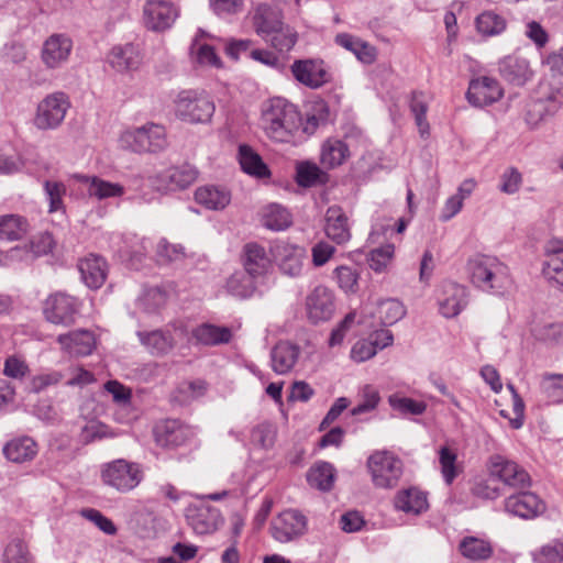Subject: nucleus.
<instances>
[{"label": "nucleus", "mask_w": 563, "mask_h": 563, "mask_svg": "<svg viewBox=\"0 0 563 563\" xmlns=\"http://www.w3.org/2000/svg\"><path fill=\"white\" fill-rule=\"evenodd\" d=\"M261 124L272 141L289 143L301 128V115L295 104L285 98L274 97L262 103Z\"/></svg>", "instance_id": "obj_1"}, {"label": "nucleus", "mask_w": 563, "mask_h": 563, "mask_svg": "<svg viewBox=\"0 0 563 563\" xmlns=\"http://www.w3.org/2000/svg\"><path fill=\"white\" fill-rule=\"evenodd\" d=\"M465 271L473 287L486 294L503 295L512 283L508 266L496 256L475 254Z\"/></svg>", "instance_id": "obj_2"}, {"label": "nucleus", "mask_w": 563, "mask_h": 563, "mask_svg": "<svg viewBox=\"0 0 563 563\" xmlns=\"http://www.w3.org/2000/svg\"><path fill=\"white\" fill-rule=\"evenodd\" d=\"M252 25L260 37L279 52H288L297 43V32L284 23L283 11L276 5L256 4L252 12Z\"/></svg>", "instance_id": "obj_3"}, {"label": "nucleus", "mask_w": 563, "mask_h": 563, "mask_svg": "<svg viewBox=\"0 0 563 563\" xmlns=\"http://www.w3.org/2000/svg\"><path fill=\"white\" fill-rule=\"evenodd\" d=\"M563 106V73L551 70L539 84L538 98L528 104L526 122L536 128Z\"/></svg>", "instance_id": "obj_4"}, {"label": "nucleus", "mask_w": 563, "mask_h": 563, "mask_svg": "<svg viewBox=\"0 0 563 563\" xmlns=\"http://www.w3.org/2000/svg\"><path fill=\"white\" fill-rule=\"evenodd\" d=\"M118 142L120 148L137 154L158 153L168 145L165 128L156 123L125 130Z\"/></svg>", "instance_id": "obj_5"}, {"label": "nucleus", "mask_w": 563, "mask_h": 563, "mask_svg": "<svg viewBox=\"0 0 563 563\" xmlns=\"http://www.w3.org/2000/svg\"><path fill=\"white\" fill-rule=\"evenodd\" d=\"M175 114L188 123H207L211 120L216 106L203 91L181 90L174 99Z\"/></svg>", "instance_id": "obj_6"}, {"label": "nucleus", "mask_w": 563, "mask_h": 563, "mask_svg": "<svg viewBox=\"0 0 563 563\" xmlns=\"http://www.w3.org/2000/svg\"><path fill=\"white\" fill-rule=\"evenodd\" d=\"M100 477L106 486L125 494L140 485L144 473L140 464L118 459L101 466Z\"/></svg>", "instance_id": "obj_7"}, {"label": "nucleus", "mask_w": 563, "mask_h": 563, "mask_svg": "<svg viewBox=\"0 0 563 563\" xmlns=\"http://www.w3.org/2000/svg\"><path fill=\"white\" fill-rule=\"evenodd\" d=\"M366 464L372 482L378 488H394L402 475L401 460L389 451L374 452Z\"/></svg>", "instance_id": "obj_8"}, {"label": "nucleus", "mask_w": 563, "mask_h": 563, "mask_svg": "<svg viewBox=\"0 0 563 563\" xmlns=\"http://www.w3.org/2000/svg\"><path fill=\"white\" fill-rule=\"evenodd\" d=\"M70 108L68 96L63 91L47 95L36 108L34 125L42 131L58 128Z\"/></svg>", "instance_id": "obj_9"}, {"label": "nucleus", "mask_w": 563, "mask_h": 563, "mask_svg": "<svg viewBox=\"0 0 563 563\" xmlns=\"http://www.w3.org/2000/svg\"><path fill=\"white\" fill-rule=\"evenodd\" d=\"M490 481L497 479L512 489H528L531 485L529 473L517 462L495 454L488 462Z\"/></svg>", "instance_id": "obj_10"}, {"label": "nucleus", "mask_w": 563, "mask_h": 563, "mask_svg": "<svg viewBox=\"0 0 563 563\" xmlns=\"http://www.w3.org/2000/svg\"><path fill=\"white\" fill-rule=\"evenodd\" d=\"M307 525V517L299 510L287 509L272 520L271 533L277 542L288 543L302 537Z\"/></svg>", "instance_id": "obj_11"}, {"label": "nucleus", "mask_w": 563, "mask_h": 563, "mask_svg": "<svg viewBox=\"0 0 563 563\" xmlns=\"http://www.w3.org/2000/svg\"><path fill=\"white\" fill-rule=\"evenodd\" d=\"M155 443L163 449L185 445L194 435V429L178 419H165L153 427Z\"/></svg>", "instance_id": "obj_12"}, {"label": "nucleus", "mask_w": 563, "mask_h": 563, "mask_svg": "<svg viewBox=\"0 0 563 563\" xmlns=\"http://www.w3.org/2000/svg\"><path fill=\"white\" fill-rule=\"evenodd\" d=\"M43 313L48 322L69 327L78 313V302L67 294L55 292L44 301Z\"/></svg>", "instance_id": "obj_13"}, {"label": "nucleus", "mask_w": 563, "mask_h": 563, "mask_svg": "<svg viewBox=\"0 0 563 563\" xmlns=\"http://www.w3.org/2000/svg\"><path fill=\"white\" fill-rule=\"evenodd\" d=\"M439 312L446 319L459 316L468 305V289L455 282L445 280L438 290Z\"/></svg>", "instance_id": "obj_14"}, {"label": "nucleus", "mask_w": 563, "mask_h": 563, "mask_svg": "<svg viewBox=\"0 0 563 563\" xmlns=\"http://www.w3.org/2000/svg\"><path fill=\"white\" fill-rule=\"evenodd\" d=\"M185 517L197 534L211 533L223 522L219 509L206 504L203 500L188 505L185 510Z\"/></svg>", "instance_id": "obj_15"}, {"label": "nucleus", "mask_w": 563, "mask_h": 563, "mask_svg": "<svg viewBox=\"0 0 563 563\" xmlns=\"http://www.w3.org/2000/svg\"><path fill=\"white\" fill-rule=\"evenodd\" d=\"M144 22L152 31L169 29L178 16V10L167 0H147L143 8Z\"/></svg>", "instance_id": "obj_16"}, {"label": "nucleus", "mask_w": 563, "mask_h": 563, "mask_svg": "<svg viewBox=\"0 0 563 563\" xmlns=\"http://www.w3.org/2000/svg\"><path fill=\"white\" fill-rule=\"evenodd\" d=\"M504 506L508 514L523 519L534 518L545 510V505L539 496L526 489L507 497Z\"/></svg>", "instance_id": "obj_17"}, {"label": "nucleus", "mask_w": 563, "mask_h": 563, "mask_svg": "<svg viewBox=\"0 0 563 563\" xmlns=\"http://www.w3.org/2000/svg\"><path fill=\"white\" fill-rule=\"evenodd\" d=\"M503 97L499 82L492 77L482 76L471 80L466 98L475 107H485L498 101Z\"/></svg>", "instance_id": "obj_18"}, {"label": "nucleus", "mask_w": 563, "mask_h": 563, "mask_svg": "<svg viewBox=\"0 0 563 563\" xmlns=\"http://www.w3.org/2000/svg\"><path fill=\"white\" fill-rule=\"evenodd\" d=\"M291 73L300 84L317 89L330 80L322 60L299 59L291 65Z\"/></svg>", "instance_id": "obj_19"}, {"label": "nucleus", "mask_w": 563, "mask_h": 563, "mask_svg": "<svg viewBox=\"0 0 563 563\" xmlns=\"http://www.w3.org/2000/svg\"><path fill=\"white\" fill-rule=\"evenodd\" d=\"M308 319L318 323L329 320L334 311V301L331 290L324 286H317L306 298Z\"/></svg>", "instance_id": "obj_20"}, {"label": "nucleus", "mask_w": 563, "mask_h": 563, "mask_svg": "<svg viewBox=\"0 0 563 563\" xmlns=\"http://www.w3.org/2000/svg\"><path fill=\"white\" fill-rule=\"evenodd\" d=\"M73 48L71 40L64 34H53L43 44L41 59L49 69H56L65 64Z\"/></svg>", "instance_id": "obj_21"}, {"label": "nucleus", "mask_w": 563, "mask_h": 563, "mask_svg": "<svg viewBox=\"0 0 563 563\" xmlns=\"http://www.w3.org/2000/svg\"><path fill=\"white\" fill-rule=\"evenodd\" d=\"M500 76L515 86H523L533 76V70L527 58L519 55L504 57L498 64Z\"/></svg>", "instance_id": "obj_22"}, {"label": "nucleus", "mask_w": 563, "mask_h": 563, "mask_svg": "<svg viewBox=\"0 0 563 563\" xmlns=\"http://www.w3.org/2000/svg\"><path fill=\"white\" fill-rule=\"evenodd\" d=\"M324 232L336 244H344L351 239V225L349 218L340 206H331L324 216Z\"/></svg>", "instance_id": "obj_23"}, {"label": "nucleus", "mask_w": 563, "mask_h": 563, "mask_svg": "<svg viewBox=\"0 0 563 563\" xmlns=\"http://www.w3.org/2000/svg\"><path fill=\"white\" fill-rule=\"evenodd\" d=\"M243 266L251 277H263L272 268L265 249L257 243H247L243 250Z\"/></svg>", "instance_id": "obj_24"}, {"label": "nucleus", "mask_w": 563, "mask_h": 563, "mask_svg": "<svg viewBox=\"0 0 563 563\" xmlns=\"http://www.w3.org/2000/svg\"><path fill=\"white\" fill-rule=\"evenodd\" d=\"M300 347L288 341H279L271 351L272 369L279 375L289 373L298 361Z\"/></svg>", "instance_id": "obj_25"}, {"label": "nucleus", "mask_w": 563, "mask_h": 563, "mask_svg": "<svg viewBox=\"0 0 563 563\" xmlns=\"http://www.w3.org/2000/svg\"><path fill=\"white\" fill-rule=\"evenodd\" d=\"M84 283L92 289L100 288L107 278V263L98 255L90 254L78 263Z\"/></svg>", "instance_id": "obj_26"}, {"label": "nucleus", "mask_w": 563, "mask_h": 563, "mask_svg": "<svg viewBox=\"0 0 563 563\" xmlns=\"http://www.w3.org/2000/svg\"><path fill=\"white\" fill-rule=\"evenodd\" d=\"M57 341L63 349L77 356L89 355L96 344L93 333L87 330L60 334Z\"/></svg>", "instance_id": "obj_27"}, {"label": "nucleus", "mask_w": 563, "mask_h": 563, "mask_svg": "<svg viewBox=\"0 0 563 563\" xmlns=\"http://www.w3.org/2000/svg\"><path fill=\"white\" fill-rule=\"evenodd\" d=\"M191 338L196 344L214 346L229 343L232 339V331L228 327L202 323L192 329Z\"/></svg>", "instance_id": "obj_28"}, {"label": "nucleus", "mask_w": 563, "mask_h": 563, "mask_svg": "<svg viewBox=\"0 0 563 563\" xmlns=\"http://www.w3.org/2000/svg\"><path fill=\"white\" fill-rule=\"evenodd\" d=\"M197 178V170L190 165L170 167L159 175L167 190L185 189Z\"/></svg>", "instance_id": "obj_29"}, {"label": "nucleus", "mask_w": 563, "mask_h": 563, "mask_svg": "<svg viewBox=\"0 0 563 563\" xmlns=\"http://www.w3.org/2000/svg\"><path fill=\"white\" fill-rule=\"evenodd\" d=\"M195 200L209 210H223L231 201V194L224 188L203 186L196 189Z\"/></svg>", "instance_id": "obj_30"}, {"label": "nucleus", "mask_w": 563, "mask_h": 563, "mask_svg": "<svg viewBox=\"0 0 563 563\" xmlns=\"http://www.w3.org/2000/svg\"><path fill=\"white\" fill-rule=\"evenodd\" d=\"M459 551L471 561H485L493 555L494 548L487 539L466 536L460 541Z\"/></svg>", "instance_id": "obj_31"}, {"label": "nucleus", "mask_w": 563, "mask_h": 563, "mask_svg": "<svg viewBox=\"0 0 563 563\" xmlns=\"http://www.w3.org/2000/svg\"><path fill=\"white\" fill-rule=\"evenodd\" d=\"M394 505L398 510L415 515L421 514L428 508L426 494L417 488L398 492L395 496Z\"/></svg>", "instance_id": "obj_32"}, {"label": "nucleus", "mask_w": 563, "mask_h": 563, "mask_svg": "<svg viewBox=\"0 0 563 563\" xmlns=\"http://www.w3.org/2000/svg\"><path fill=\"white\" fill-rule=\"evenodd\" d=\"M137 336L148 352L153 355H164L173 350L175 345L174 338L170 333L162 330L139 331Z\"/></svg>", "instance_id": "obj_33"}, {"label": "nucleus", "mask_w": 563, "mask_h": 563, "mask_svg": "<svg viewBox=\"0 0 563 563\" xmlns=\"http://www.w3.org/2000/svg\"><path fill=\"white\" fill-rule=\"evenodd\" d=\"M110 65L118 71L123 73L136 69L141 63L140 54L132 44L115 46L109 54Z\"/></svg>", "instance_id": "obj_34"}, {"label": "nucleus", "mask_w": 563, "mask_h": 563, "mask_svg": "<svg viewBox=\"0 0 563 563\" xmlns=\"http://www.w3.org/2000/svg\"><path fill=\"white\" fill-rule=\"evenodd\" d=\"M36 452V443L29 437L13 439L3 446L4 456L14 463L31 461Z\"/></svg>", "instance_id": "obj_35"}, {"label": "nucleus", "mask_w": 563, "mask_h": 563, "mask_svg": "<svg viewBox=\"0 0 563 563\" xmlns=\"http://www.w3.org/2000/svg\"><path fill=\"white\" fill-rule=\"evenodd\" d=\"M349 156V146L341 140L329 139L321 146L320 161L328 168L342 165Z\"/></svg>", "instance_id": "obj_36"}, {"label": "nucleus", "mask_w": 563, "mask_h": 563, "mask_svg": "<svg viewBox=\"0 0 563 563\" xmlns=\"http://www.w3.org/2000/svg\"><path fill=\"white\" fill-rule=\"evenodd\" d=\"M77 178L88 185L89 196L96 197L99 200L120 197L124 194V188L121 185L100 179L96 176H77Z\"/></svg>", "instance_id": "obj_37"}, {"label": "nucleus", "mask_w": 563, "mask_h": 563, "mask_svg": "<svg viewBox=\"0 0 563 563\" xmlns=\"http://www.w3.org/2000/svg\"><path fill=\"white\" fill-rule=\"evenodd\" d=\"M239 158L242 169L257 178L269 176V170L261 156L249 145H240Z\"/></svg>", "instance_id": "obj_38"}, {"label": "nucleus", "mask_w": 563, "mask_h": 563, "mask_svg": "<svg viewBox=\"0 0 563 563\" xmlns=\"http://www.w3.org/2000/svg\"><path fill=\"white\" fill-rule=\"evenodd\" d=\"M334 475L335 470L332 464L328 462H320L309 470L307 481L310 486L328 492L333 486Z\"/></svg>", "instance_id": "obj_39"}, {"label": "nucleus", "mask_w": 563, "mask_h": 563, "mask_svg": "<svg viewBox=\"0 0 563 563\" xmlns=\"http://www.w3.org/2000/svg\"><path fill=\"white\" fill-rule=\"evenodd\" d=\"M27 221L16 214L0 217V240L15 241L22 239L27 232Z\"/></svg>", "instance_id": "obj_40"}, {"label": "nucleus", "mask_w": 563, "mask_h": 563, "mask_svg": "<svg viewBox=\"0 0 563 563\" xmlns=\"http://www.w3.org/2000/svg\"><path fill=\"white\" fill-rule=\"evenodd\" d=\"M410 110L415 117L419 134L426 139L430 134V125L427 121L428 100L423 92L413 91L409 102Z\"/></svg>", "instance_id": "obj_41"}, {"label": "nucleus", "mask_w": 563, "mask_h": 563, "mask_svg": "<svg viewBox=\"0 0 563 563\" xmlns=\"http://www.w3.org/2000/svg\"><path fill=\"white\" fill-rule=\"evenodd\" d=\"M263 225L274 231H282L291 224L289 212L280 205L271 203L263 211Z\"/></svg>", "instance_id": "obj_42"}, {"label": "nucleus", "mask_w": 563, "mask_h": 563, "mask_svg": "<svg viewBox=\"0 0 563 563\" xmlns=\"http://www.w3.org/2000/svg\"><path fill=\"white\" fill-rule=\"evenodd\" d=\"M475 25L483 36H496L506 30L507 22L494 11H484L476 18Z\"/></svg>", "instance_id": "obj_43"}, {"label": "nucleus", "mask_w": 563, "mask_h": 563, "mask_svg": "<svg viewBox=\"0 0 563 563\" xmlns=\"http://www.w3.org/2000/svg\"><path fill=\"white\" fill-rule=\"evenodd\" d=\"M255 277H251L246 272L245 273H234L232 274L227 282L228 291L239 298H249L255 291Z\"/></svg>", "instance_id": "obj_44"}, {"label": "nucleus", "mask_w": 563, "mask_h": 563, "mask_svg": "<svg viewBox=\"0 0 563 563\" xmlns=\"http://www.w3.org/2000/svg\"><path fill=\"white\" fill-rule=\"evenodd\" d=\"M296 180L301 187H312L327 181V174L316 164L305 162L297 166Z\"/></svg>", "instance_id": "obj_45"}, {"label": "nucleus", "mask_w": 563, "mask_h": 563, "mask_svg": "<svg viewBox=\"0 0 563 563\" xmlns=\"http://www.w3.org/2000/svg\"><path fill=\"white\" fill-rule=\"evenodd\" d=\"M540 388L550 402H563V374L544 373Z\"/></svg>", "instance_id": "obj_46"}, {"label": "nucleus", "mask_w": 563, "mask_h": 563, "mask_svg": "<svg viewBox=\"0 0 563 563\" xmlns=\"http://www.w3.org/2000/svg\"><path fill=\"white\" fill-rule=\"evenodd\" d=\"M329 108L324 101L316 102L310 111L307 112L305 123L301 122V126L305 133L313 134L317 129L321 125L327 124L329 121Z\"/></svg>", "instance_id": "obj_47"}, {"label": "nucleus", "mask_w": 563, "mask_h": 563, "mask_svg": "<svg viewBox=\"0 0 563 563\" xmlns=\"http://www.w3.org/2000/svg\"><path fill=\"white\" fill-rule=\"evenodd\" d=\"M439 463L444 482L451 485L460 473L456 453L448 446L440 448Z\"/></svg>", "instance_id": "obj_48"}, {"label": "nucleus", "mask_w": 563, "mask_h": 563, "mask_svg": "<svg viewBox=\"0 0 563 563\" xmlns=\"http://www.w3.org/2000/svg\"><path fill=\"white\" fill-rule=\"evenodd\" d=\"M406 314L404 305L397 299H386L378 306V316L384 325H391Z\"/></svg>", "instance_id": "obj_49"}, {"label": "nucleus", "mask_w": 563, "mask_h": 563, "mask_svg": "<svg viewBox=\"0 0 563 563\" xmlns=\"http://www.w3.org/2000/svg\"><path fill=\"white\" fill-rule=\"evenodd\" d=\"M544 278L563 292V257L554 256L542 264Z\"/></svg>", "instance_id": "obj_50"}, {"label": "nucleus", "mask_w": 563, "mask_h": 563, "mask_svg": "<svg viewBox=\"0 0 563 563\" xmlns=\"http://www.w3.org/2000/svg\"><path fill=\"white\" fill-rule=\"evenodd\" d=\"M394 252L395 247L393 244H386L382 247L372 250L367 257L369 267L377 273L384 272L390 264Z\"/></svg>", "instance_id": "obj_51"}, {"label": "nucleus", "mask_w": 563, "mask_h": 563, "mask_svg": "<svg viewBox=\"0 0 563 563\" xmlns=\"http://www.w3.org/2000/svg\"><path fill=\"white\" fill-rule=\"evenodd\" d=\"M360 397L358 404L351 411L352 416L374 410L380 400L378 390L372 385L364 386Z\"/></svg>", "instance_id": "obj_52"}, {"label": "nucleus", "mask_w": 563, "mask_h": 563, "mask_svg": "<svg viewBox=\"0 0 563 563\" xmlns=\"http://www.w3.org/2000/svg\"><path fill=\"white\" fill-rule=\"evenodd\" d=\"M303 263V249L294 246L291 252L282 260L280 271L288 276L295 277L301 273Z\"/></svg>", "instance_id": "obj_53"}, {"label": "nucleus", "mask_w": 563, "mask_h": 563, "mask_svg": "<svg viewBox=\"0 0 563 563\" xmlns=\"http://www.w3.org/2000/svg\"><path fill=\"white\" fill-rule=\"evenodd\" d=\"M536 563H562L563 562V543L552 541L543 545L539 551L533 553Z\"/></svg>", "instance_id": "obj_54"}, {"label": "nucleus", "mask_w": 563, "mask_h": 563, "mask_svg": "<svg viewBox=\"0 0 563 563\" xmlns=\"http://www.w3.org/2000/svg\"><path fill=\"white\" fill-rule=\"evenodd\" d=\"M166 303V294L159 288H151L139 299V307L145 312L157 311Z\"/></svg>", "instance_id": "obj_55"}, {"label": "nucleus", "mask_w": 563, "mask_h": 563, "mask_svg": "<svg viewBox=\"0 0 563 563\" xmlns=\"http://www.w3.org/2000/svg\"><path fill=\"white\" fill-rule=\"evenodd\" d=\"M252 442L263 449H269L274 445L276 429L272 423L263 422L252 430Z\"/></svg>", "instance_id": "obj_56"}, {"label": "nucleus", "mask_w": 563, "mask_h": 563, "mask_svg": "<svg viewBox=\"0 0 563 563\" xmlns=\"http://www.w3.org/2000/svg\"><path fill=\"white\" fill-rule=\"evenodd\" d=\"M44 189L49 201V212L63 210V197L66 194L65 185L60 181L46 180Z\"/></svg>", "instance_id": "obj_57"}, {"label": "nucleus", "mask_w": 563, "mask_h": 563, "mask_svg": "<svg viewBox=\"0 0 563 563\" xmlns=\"http://www.w3.org/2000/svg\"><path fill=\"white\" fill-rule=\"evenodd\" d=\"M521 183L522 176L520 172L515 167H509L500 177L499 189L505 194L514 195L519 190Z\"/></svg>", "instance_id": "obj_58"}, {"label": "nucleus", "mask_w": 563, "mask_h": 563, "mask_svg": "<svg viewBox=\"0 0 563 563\" xmlns=\"http://www.w3.org/2000/svg\"><path fill=\"white\" fill-rule=\"evenodd\" d=\"M4 563H33L29 551L21 541H13L5 548Z\"/></svg>", "instance_id": "obj_59"}, {"label": "nucleus", "mask_w": 563, "mask_h": 563, "mask_svg": "<svg viewBox=\"0 0 563 563\" xmlns=\"http://www.w3.org/2000/svg\"><path fill=\"white\" fill-rule=\"evenodd\" d=\"M536 336L548 344H562L563 325L560 323L545 324L537 330Z\"/></svg>", "instance_id": "obj_60"}, {"label": "nucleus", "mask_w": 563, "mask_h": 563, "mask_svg": "<svg viewBox=\"0 0 563 563\" xmlns=\"http://www.w3.org/2000/svg\"><path fill=\"white\" fill-rule=\"evenodd\" d=\"M211 10L219 16L238 14L243 10V0H209Z\"/></svg>", "instance_id": "obj_61"}, {"label": "nucleus", "mask_w": 563, "mask_h": 563, "mask_svg": "<svg viewBox=\"0 0 563 563\" xmlns=\"http://www.w3.org/2000/svg\"><path fill=\"white\" fill-rule=\"evenodd\" d=\"M81 515L89 521L93 522L104 533L112 536L117 532V528L113 522L104 517L99 510L87 508L81 511Z\"/></svg>", "instance_id": "obj_62"}, {"label": "nucleus", "mask_w": 563, "mask_h": 563, "mask_svg": "<svg viewBox=\"0 0 563 563\" xmlns=\"http://www.w3.org/2000/svg\"><path fill=\"white\" fill-rule=\"evenodd\" d=\"M390 405L394 409L400 411L401 413H410V415H422L426 411V404L422 401H417L411 398H390Z\"/></svg>", "instance_id": "obj_63"}, {"label": "nucleus", "mask_w": 563, "mask_h": 563, "mask_svg": "<svg viewBox=\"0 0 563 563\" xmlns=\"http://www.w3.org/2000/svg\"><path fill=\"white\" fill-rule=\"evenodd\" d=\"M27 364L20 357L11 355L5 358L3 374L7 377L22 379L27 374Z\"/></svg>", "instance_id": "obj_64"}]
</instances>
